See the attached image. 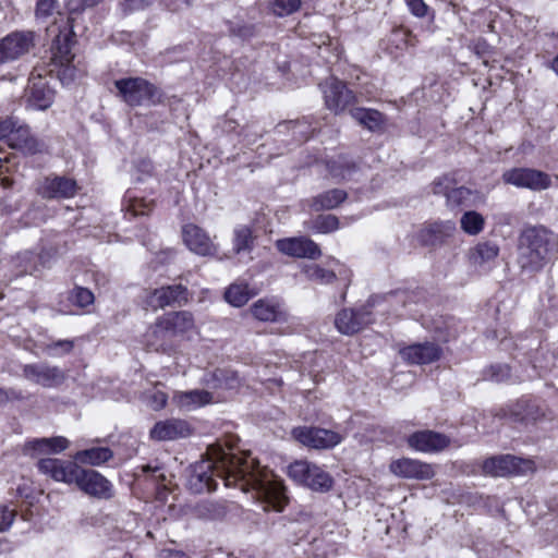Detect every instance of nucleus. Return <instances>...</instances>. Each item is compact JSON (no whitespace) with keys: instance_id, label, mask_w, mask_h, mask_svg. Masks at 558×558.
<instances>
[{"instance_id":"1","label":"nucleus","mask_w":558,"mask_h":558,"mask_svg":"<svg viewBox=\"0 0 558 558\" xmlns=\"http://www.w3.org/2000/svg\"><path fill=\"white\" fill-rule=\"evenodd\" d=\"M217 477L227 487H240L242 492L251 493L264 505V510L281 511L287 502L282 482L272 472L259 468L250 456L216 449L210 457L191 465L186 485L194 494L213 492L217 487Z\"/></svg>"},{"instance_id":"2","label":"nucleus","mask_w":558,"mask_h":558,"mask_svg":"<svg viewBox=\"0 0 558 558\" xmlns=\"http://www.w3.org/2000/svg\"><path fill=\"white\" fill-rule=\"evenodd\" d=\"M37 466L43 474L49 475L58 482L74 483L92 497L110 499L113 496L112 484L95 470L82 469L74 462L56 458L40 459Z\"/></svg>"},{"instance_id":"3","label":"nucleus","mask_w":558,"mask_h":558,"mask_svg":"<svg viewBox=\"0 0 558 558\" xmlns=\"http://www.w3.org/2000/svg\"><path fill=\"white\" fill-rule=\"evenodd\" d=\"M550 232L543 227L525 229L519 239V259L522 268L541 269L548 257Z\"/></svg>"},{"instance_id":"4","label":"nucleus","mask_w":558,"mask_h":558,"mask_svg":"<svg viewBox=\"0 0 558 558\" xmlns=\"http://www.w3.org/2000/svg\"><path fill=\"white\" fill-rule=\"evenodd\" d=\"M120 97L129 106H142L154 101L157 88L143 77H125L114 82Z\"/></svg>"},{"instance_id":"5","label":"nucleus","mask_w":558,"mask_h":558,"mask_svg":"<svg viewBox=\"0 0 558 558\" xmlns=\"http://www.w3.org/2000/svg\"><path fill=\"white\" fill-rule=\"evenodd\" d=\"M22 376L27 381L44 388H59L68 379V373L64 369L47 362L23 365Z\"/></svg>"},{"instance_id":"6","label":"nucleus","mask_w":558,"mask_h":558,"mask_svg":"<svg viewBox=\"0 0 558 558\" xmlns=\"http://www.w3.org/2000/svg\"><path fill=\"white\" fill-rule=\"evenodd\" d=\"M293 438L303 446L314 449H330L340 444L342 435L326 428L300 426L292 429Z\"/></svg>"},{"instance_id":"7","label":"nucleus","mask_w":558,"mask_h":558,"mask_svg":"<svg viewBox=\"0 0 558 558\" xmlns=\"http://www.w3.org/2000/svg\"><path fill=\"white\" fill-rule=\"evenodd\" d=\"M502 180L507 184L520 189H530L532 191H543L550 186V177L539 170L531 168H513L502 174Z\"/></svg>"},{"instance_id":"8","label":"nucleus","mask_w":558,"mask_h":558,"mask_svg":"<svg viewBox=\"0 0 558 558\" xmlns=\"http://www.w3.org/2000/svg\"><path fill=\"white\" fill-rule=\"evenodd\" d=\"M326 107L335 113L343 112L356 100L354 93L349 89L344 82L330 77L322 84Z\"/></svg>"},{"instance_id":"9","label":"nucleus","mask_w":558,"mask_h":558,"mask_svg":"<svg viewBox=\"0 0 558 558\" xmlns=\"http://www.w3.org/2000/svg\"><path fill=\"white\" fill-rule=\"evenodd\" d=\"M482 469L487 475L509 476L525 473L532 469V463L511 454H501L486 459Z\"/></svg>"},{"instance_id":"10","label":"nucleus","mask_w":558,"mask_h":558,"mask_svg":"<svg viewBox=\"0 0 558 558\" xmlns=\"http://www.w3.org/2000/svg\"><path fill=\"white\" fill-rule=\"evenodd\" d=\"M34 46L32 32H13L0 39V64L26 54Z\"/></svg>"},{"instance_id":"11","label":"nucleus","mask_w":558,"mask_h":558,"mask_svg":"<svg viewBox=\"0 0 558 558\" xmlns=\"http://www.w3.org/2000/svg\"><path fill=\"white\" fill-rule=\"evenodd\" d=\"M433 193L446 196L447 205L451 208L459 206H472L477 198V193L465 186L453 187L448 177L440 178L433 183Z\"/></svg>"},{"instance_id":"12","label":"nucleus","mask_w":558,"mask_h":558,"mask_svg":"<svg viewBox=\"0 0 558 558\" xmlns=\"http://www.w3.org/2000/svg\"><path fill=\"white\" fill-rule=\"evenodd\" d=\"M374 322L372 312L367 306L356 310L344 308L340 311L335 319V326L343 335H354Z\"/></svg>"},{"instance_id":"13","label":"nucleus","mask_w":558,"mask_h":558,"mask_svg":"<svg viewBox=\"0 0 558 558\" xmlns=\"http://www.w3.org/2000/svg\"><path fill=\"white\" fill-rule=\"evenodd\" d=\"M189 301V290L185 286L172 284L155 289L150 292L147 303L154 308L166 306H182Z\"/></svg>"},{"instance_id":"14","label":"nucleus","mask_w":558,"mask_h":558,"mask_svg":"<svg viewBox=\"0 0 558 558\" xmlns=\"http://www.w3.org/2000/svg\"><path fill=\"white\" fill-rule=\"evenodd\" d=\"M389 468L395 475L408 480L426 481L435 475L433 464L410 458L395 460Z\"/></svg>"},{"instance_id":"15","label":"nucleus","mask_w":558,"mask_h":558,"mask_svg":"<svg viewBox=\"0 0 558 558\" xmlns=\"http://www.w3.org/2000/svg\"><path fill=\"white\" fill-rule=\"evenodd\" d=\"M25 96L28 107L37 110H46L51 106L54 93L49 87L45 77L40 74L35 76L33 73L29 77Z\"/></svg>"},{"instance_id":"16","label":"nucleus","mask_w":558,"mask_h":558,"mask_svg":"<svg viewBox=\"0 0 558 558\" xmlns=\"http://www.w3.org/2000/svg\"><path fill=\"white\" fill-rule=\"evenodd\" d=\"M192 434L190 423L181 418H168L157 422L149 432V437L156 441L177 440Z\"/></svg>"},{"instance_id":"17","label":"nucleus","mask_w":558,"mask_h":558,"mask_svg":"<svg viewBox=\"0 0 558 558\" xmlns=\"http://www.w3.org/2000/svg\"><path fill=\"white\" fill-rule=\"evenodd\" d=\"M195 327L194 317L191 312H169L157 318L156 332L167 330L170 337L181 336Z\"/></svg>"},{"instance_id":"18","label":"nucleus","mask_w":558,"mask_h":558,"mask_svg":"<svg viewBox=\"0 0 558 558\" xmlns=\"http://www.w3.org/2000/svg\"><path fill=\"white\" fill-rule=\"evenodd\" d=\"M276 247L282 254L298 258L316 259L322 255L318 245L305 236L278 240Z\"/></svg>"},{"instance_id":"19","label":"nucleus","mask_w":558,"mask_h":558,"mask_svg":"<svg viewBox=\"0 0 558 558\" xmlns=\"http://www.w3.org/2000/svg\"><path fill=\"white\" fill-rule=\"evenodd\" d=\"M408 444L416 451L434 453L449 447L450 438L441 433L420 430L409 436Z\"/></svg>"},{"instance_id":"20","label":"nucleus","mask_w":558,"mask_h":558,"mask_svg":"<svg viewBox=\"0 0 558 558\" xmlns=\"http://www.w3.org/2000/svg\"><path fill=\"white\" fill-rule=\"evenodd\" d=\"M8 145L13 149L20 150L24 155H35L45 150L44 142L33 136L29 128L26 124L21 123L19 120L11 133Z\"/></svg>"},{"instance_id":"21","label":"nucleus","mask_w":558,"mask_h":558,"mask_svg":"<svg viewBox=\"0 0 558 558\" xmlns=\"http://www.w3.org/2000/svg\"><path fill=\"white\" fill-rule=\"evenodd\" d=\"M182 238L189 250L195 254L208 256L217 251L208 234L196 225H185L182 228Z\"/></svg>"},{"instance_id":"22","label":"nucleus","mask_w":558,"mask_h":558,"mask_svg":"<svg viewBox=\"0 0 558 558\" xmlns=\"http://www.w3.org/2000/svg\"><path fill=\"white\" fill-rule=\"evenodd\" d=\"M399 354L411 364H429L439 360L441 349L433 342L416 343L401 349Z\"/></svg>"},{"instance_id":"23","label":"nucleus","mask_w":558,"mask_h":558,"mask_svg":"<svg viewBox=\"0 0 558 558\" xmlns=\"http://www.w3.org/2000/svg\"><path fill=\"white\" fill-rule=\"evenodd\" d=\"M213 393L204 389L174 391L172 403L181 411L191 412L213 402Z\"/></svg>"},{"instance_id":"24","label":"nucleus","mask_w":558,"mask_h":558,"mask_svg":"<svg viewBox=\"0 0 558 558\" xmlns=\"http://www.w3.org/2000/svg\"><path fill=\"white\" fill-rule=\"evenodd\" d=\"M76 192V181L65 177L46 178L41 187V194L46 198H70Z\"/></svg>"},{"instance_id":"25","label":"nucleus","mask_w":558,"mask_h":558,"mask_svg":"<svg viewBox=\"0 0 558 558\" xmlns=\"http://www.w3.org/2000/svg\"><path fill=\"white\" fill-rule=\"evenodd\" d=\"M347 197L344 190L332 189L307 199L306 204L314 211L330 210L342 204Z\"/></svg>"},{"instance_id":"26","label":"nucleus","mask_w":558,"mask_h":558,"mask_svg":"<svg viewBox=\"0 0 558 558\" xmlns=\"http://www.w3.org/2000/svg\"><path fill=\"white\" fill-rule=\"evenodd\" d=\"M72 31H61L52 44V60L58 64H68L73 60L72 46L74 44Z\"/></svg>"},{"instance_id":"27","label":"nucleus","mask_w":558,"mask_h":558,"mask_svg":"<svg viewBox=\"0 0 558 558\" xmlns=\"http://www.w3.org/2000/svg\"><path fill=\"white\" fill-rule=\"evenodd\" d=\"M251 312L260 322H276L283 315L282 304L277 299H260L251 306Z\"/></svg>"},{"instance_id":"28","label":"nucleus","mask_w":558,"mask_h":558,"mask_svg":"<svg viewBox=\"0 0 558 558\" xmlns=\"http://www.w3.org/2000/svg\"><path fill=\"white\" fill-rule=\"evenodd\" d=\"M456 231V225L454 222L447 220V221H436L433 223H429L424 230H423V239L425 242L435 245L437 243L444 242L447 238L451 236L453 232Z\"/></svg>"},{"instance_id":"29","label":"nucleus","mask_w":558,"mask_h":558,"mask_svg":"<svg viewBox=\"0 0 558 558\" xmlns=\"http://www.w3.org/2000/svg\"><path fill=\"white\" fill-rule=\"evenodd\" d=\"M351 117L369 131L378 130L384 123V116L375 109L354 108L350 110Z\"/></svg>"},{"instance_id":"30","label":"nucleus","mask_w":558,"mask_h":558,"mask_svg":"<svg viewBox=\"0 0 558 558\" xmlns=\"http://www.w3.org/2000/svg\"><path fill=\"white\" fill-rule=\"evenodd\" d=\"M277 132L283 134L291 133L294 141L302 143L310 138L313 129L306 120L288 121L277 125Z\"/></svg>"},{"instance_id":"31","label":"nucleus","mask_w":558,"mask_h":558,"mask_svg":"<svg viewBox=\"0 0 558 558\" xmlns=\"http://www.w3.org/2000/svg\"><path fill=\"white\" fill-rule=\"evenodd\" d=\"M255 236L248 226L240 225L233 230V251L235 254L250 253L254 247Z\"/></svg>"},{"instance_id":"32","label":"nucleus","mask_w":558,"mask_h":558,"mask_svg":"<svg viewBox=\"0 0 558 558\" xmlns=\"http://www.w3.org/2000/svg\"><path fill=\"white\" fill-rule=\"evenodd\" d=\"M112 451L107 447H96L78 451L75 459L85 464L100 465L112 458Z\"/></svg>"},{"instance_id":"33","label":"nucleus","mask_w":558,"mask_h":558,"mask_svg":"<svg viewBox=\"0 0 558 558\" xmlns=\"http://www.w3.org/2000/svg\"><path fill=\"white\" fill-rule=\"evenodd\" d=\"M194 513L201 519L218 520L227 514V507L218 501L204 500L194 507Z\"/></svg>"},{"instance_id":"34","label":"nucleus","mask_w":558,"mask_h":558,"mask_svg":"<svg viewBox=\"0 0 558 558\" xmlns=\"http://www.w3.org/2000/svg\"><path fill=\"white\" fill-rule=\"evenodd\" d=\"M327 167L330 175L340 180L350 179L357 169L356 165L345 157H339L338 159L329 161Z\"/></svg>"},{"instance_id":"35","label":"nucleus","mask_w":558,"mask_h":558,"mask_svg":"<svg viewBox=\"0 0 558 558\" xmlns=\"http://www.w3.org/2000/svg\"><path fill=\"white\" fill-rule=\"evenodd\" d=\"M315 465L306 460L294 461L288 466V475L294 482L307 486Z\"/></svg>"},{"instance_id":"36","label":"nucleus","mask_w":558,"mask_h":558,"mask_svg":"<svg viewBox=\"0 0 558 558\" xmlns=\"http://www.w3.org/2000/svg\"><path fill=\"white\" fill-rule=\"evenodd\" d=\"M157 320L155 324L148 329L146 333V344L149 350L156 352H168L170 350L169 343V333L167 330H162L160 332H156Z\"/></svg>"},{"instance_id":"37","label":"nucleus","mask_w":558,"mask_h":558,"mask_svg":"<svg viewBox=\"0 0 558 558\" xmlns=\"http://www.w3.org/2000/svg\"><path fill=\"white\" fill-rule=\"evenodd\" d=\"M32 448L36 451L40 452H61L69 446V440L64 437H53V438H41L35 439L29 442Z\"/></svg>"},{"instance_id":"38","label":"nucleus","mask_w":558,"mask_h":558,"mask_svg":"<svg viewBox=\"0 0 558 558\" xmlns=\"http://www.w3.org/2000/svg\"><path fill=\"white\" fill-rule=\"evenodd\" d=\"M251 298L248 286L244 283L231 284L225 292L226 301L235 307L243 306Z\"/></svg>"},{"instance_id":"39","label":"nucleus","mask_w":558,"mask_h":558,"mask_svg":"<svg viewBox=\"0 0 558 558\" xmlns=\"http://www.w3.org/2000/svg\"><path fill=\"white\" fill-rule=\"evenodd\" d=\"M312 475L306 487L323 493L328 492L332 487V477L320 466L315 465Z\"/></svg>"},{"instance_id":"40","label":"nucleus","mask_w":558,"mask_h":558,"mask_svg":"<svg viewBox=\"0 0 558 558\" xmlns=\"http://www.w3.org/2000/svg\"><path fill=\"white\" fill-rule=\"evenodd\" d=\"M74 349V341L69 339L54 340L43 344V351L51 357H62Z\"/></svg>"},{"instance_id":"41","label":"nucleus","mask_w":558,"mask_h":558,"mask_svg":"<svg viewBox=\"0 0 558 558\" xmlns=\"http://www.w3.org/2000/svg\"><path fill=\"white\" fill-rule=\"evenodd\" d=\"M462 230L471 235L478 234L484 228V218L477 211H466L461 217Z\"/></svg>"},{"instance_id":"42","label":"nucleus","mask_w":558,"mask_h":558,"mask_svg":"<svg viewBox=\"0 0 558 558\" xmlns=\"http://www.w3.org/2000/svg\"><path fill=\"white\" fill-rule=\"evenodd\" d=\"M69 301L77 307L84 308L95 301L94 293L87 288L75 287L69 293Z\"/></svg>"},{"instance_id":"43","label":"nucleus","mask_w":558,"mask_h":558,"mask_svg":"<svg viewBox=\"0 0 558 558\" xmlns=\"http://www.w3.org/2000/svg\"><path fill=\"white\" fill-rule=\"evenodd\" d=\"M305 275L310 280L319 283H330L336 279V274L333 271L325 269L318 265L308 266L305 269Z\"/></svg>"},{"instance_id":"44","label":"nucleus","mask_w":558,"mask_h":558,"mask_svg":"<svg viewBox=\"0 0 558 558\" xmlns=\"http://www.w3.org/2000/svg\"><path fill=\"white\" fill-rule=\"evenodd\" d=\"M313 228L319 233H329L339 228V219L333 215H320L314 220Z\"/></svg>"},{"instance_id":"45","label":"nucleus","mask_w":558,"mask_h":558,"mask_svg":"<svg viewBox=\"0 0 558 558\" xmlns=\"http://www.w3.org/2000/svg\"><path fill=\"white\" fill-rule=\"evenodd\" d=\"M301 3V0H275L272 3V12L280 17L288 16L296 12Z\"/></svg>"},{"instance_id":"46","label":"nucleus","mask_w":558,"mask_h":558,"mask_svg":"<svg viewBox=\"0 0 558 558\" xmlns=\"http://www.w3.org/2000/svg\"><path fill=\"white\" fill-rule=\"evenodd\" d=\"M499 248L496 244L484 242L477 244L475 248V260L486 263L497 257Z\"/></svg>"},{"instance_id":"47","label":"nucleus","mask_w":558,"mask_h":558,"mask_svg":"<svg viewBox=\"0 0 558 558\" xmlns=\"http://www.w3.org/2000/svg\"><path fill=\"white\" fill-rule=\"evenodd\" d=\"M150 210L151 203L146 202L143 198L130 199L129 205L126 207V213L131 214L133 217L148 215Z\"/></svg>"},{"instance_id":"48","label":"nucleus","mask_w":558,"mask_h":558,"mask_svg":"<svg viewBox=\"0 0 558 558\" xmlns=\"http://www.w3.org/2000/svg\"><path fill=\"white\" fill-rule=\"evenodd\" d=\"M154 1L155 0H123L120 7L124 14H129L135 11L144 10Z\"/></svg>"},{"instance_id":"49","label":"nucleus","mask_w":558,"mask_h":558,"mask_svg":"<svg viewBox=\"0 0 558 558\" xmlns=\"http://www.w3.org/2000/svg\"><path fill=\"white\" fill-rule=\"evenodd\" d=\"M15 514V509L0 505V532L7 531L12 525Z\"/></svg>"},{"instance_id":"50","label":"nucleus","mask_w":558,"mask_h":558,"mask_svg":"<svg viewBox=\"0 0 558 558\" xmlns=\"http://www.w3.org/2000/svg\"><path fill=\"white\" fill-rule=\"evenodd\" d=\"M510 375V369L507 365H493L486 373V377L497 383L506 380Z\"/></svg>"},{"instance_id":"51","label":"nucleus","mask_w":558,"mask_h":558,"mask_svg":"<svg viewBox=\"0 0 558 558\" xmlns=\"http://www.w3.org/2000/svg\"><path fill=\"white\" fill-rule=\"evenodd\" d=\"M2 395L1 407L9 402L25 401L27 399L22 390L15 388H2Z\"/></svg>"},{"instance_id":"52","label":"nucleus","mask_w":558,"mask_h":558,"mask_svg":"<svg viewBox=\"0 0 558 558\" xmlns=\"http://www.w3.org/2000/svg\"><path fill=\"white\" fill-rule=\"evenodd\" d=\"M56 7L57 2L54 0H38L36 4V16L48 17L52 14Z\"/></svg>"},{"instance_id":"53","label":"nucleus","mask_w":558,"mask_h":558,"mask_svg":"<svg viewBox=\"0 0 558 558\" xmlns=\"http://www.w3.org/2000/svg\"><path fill=\"white\" fill-rule=\"evenodd\" d=\"M167 401H168V396L163 391H154L148 397V404L155 411H159V410L163 409L167 404Z\"/></svg>"},{"instance_id":"54","label":"nucleus","mask_w":558,"mask_h":558,"mask_svg":"<svg viewBox=\"0 0 558 558\" xmlns=\"http://www.w3.org/2000/svg\"><path fill=\"white\" fill-rule=\"evenodd\" d=\"M405 3L413 15L417 17L426 15L428 7L423 0H405Z\"/></svg>"},{"instance_id":"55","label":"nucleus","mask_w":558,"mask_h":558,"mask_svg":"<svg viewBox=\"0 0 558 558\" xmlns=\"http://www.w3.org/2000/svg\"><path fill=\"white\" fill-rule=\"evenodd\" d=\"M101 0H68L66 7L71 13L81 12L85 8L94 7Z\"/></svg>"},{"instance_id":"56","label":"nucleus","mask_w":558,"mask_h":558,"mask_svg":"<svg viewBox=\"0 0 558 558\" xmlns=\"http://www.w3.org/2000/svg\"><path fill=\"white\" fill-rule=\"evenodd\" d=\"M16 121L17 120L14 118H8L5 120L0 121V141L5 140L7 143H9L11 133L14 130Z\"/></svg>"},{"instance_id":"57","label":"nucleus","mask_w":558,"mask_h":558,"mask_svg":"<svg viewBox=\"0 0 558 558\" xmlns=\"http://www.w3.org/2000/svg\"><path fill=\"white\" fill-rule=\"evenodd\" d=\"M544 416V412L536 404H529L526 407L525 414L522 416L523 421L526 422H536Z\"/></svg>"},{"instance_id":"58","label":"nucleus","mask_w":558,"mask_h":558,"mask_svg":"<svg viewBox=\"0 0 558 558\" xmlns=\"http://www.w3.org/2000/svg\"><path fill=\"white\" fill-rule=\"evenodd\" d=\"M59 65L61 66L59 71V78L62 84H69L73 82L75 78V68L72 66L71 63Z\"/></svg>"},{"instance_id":"59","label":"nucleus","mask_w":558,"mask_h":558,"mask_svg":"<svg viewBox=\"0 0 558 558\" xmlns=\"http://www.w3.org/2000/svg\"><path fill=\"white\" fill-rule=\"evenodd\" d=\"M159 558H190L187 554L182 550L166 548L159 553Z\"/></svg>"},{"instance_id":"60","label":"nucleus","mask_w":558,"mask_h":558,"mask_svg":"<svg viewBox=\"0 0 558 558\" xmlns=\"http://www.w3.org/2000/svg\"><path fill=\"white\" fill-rule=\"evenodd\" d=\"M163 4L166 8H168L170 11H178L183 5H189V2L186 0H163Z\"/></svg>"},{"instance_id":"61","label":"nucleus","mask_w":558,"mask_h":558,"mask_svg":"<svg viewBox=\"0 0 558 558\" xmlns=\"http://www.w3.org/2000/svg\"><path fill=\"white\" fill-rule=\"evenodd\" d=\"M158 470H159V468H158V466H151V465H149V464H146V465H143V466H142V471H143V473H149V472H153V473H154V472H157Z\"/></svg>"},{"instance_id":"62","label":"nucleus","mask_w":558,"mask_h":558,"mask_svg":"<svg viewBox=\"0 0 558 558\" xmlns=\"http://www.w3.org/2000/svg\"><path fill=\"white\" fill-rule=\"evenodd\" d=\"M550 68L558 75V54L551 60Z\"/></svg>"},{"instance_id":"63","label":"nucleus","mask_w":558,"mask_h":558,"mask_svg":"<svg viewBox=\"0 0 558 558\" xmlns=\"http://www.w3.org/2000/svg\"><path fill=\"white\" fill-rule=\"evenodd\" d=\"M23 258H24L25 260H27V262H31V259H33V258H34V254H33L32 252H25V253L23 254Z\"/></svg>"},{"instance_id":"64","label":"nucleus","mask_w":558,"mask_h":558,"mask_svg":"<svg viewBox=\"0 0 558 558\" xmlns=\"http://www.w3.org/2000/svg\"><path fill=\"white\" fill-rule=\"evenodd\" d=\"M395 35H400V36H402V39H403V40H405V38L409 36V33H408V32H404V31L399 29V31H396V32H395Z\"/></svg>"}]
</instances>
